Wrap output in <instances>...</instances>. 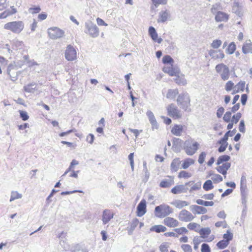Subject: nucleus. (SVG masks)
Instances as JSON below:
<instances>
[{"mask_svg":"<svg viewBox=\"0 0 252 252\" xmlns=\"http://www.w3.org/2000/svg\"><path fill=\"white\" fill-rule=\"evenodd\" d=\"M199 145V144L197 142L190 139L184 142L183 149L188 155L192 156L198 149Z\"/></svg>","mask_w":252,"mask_h":252,"instance_id":"f257e3e1","label":"nucleus"},{"mask_svg":"<svg viewBox=\"0 0 252 252\" xmlns=\"http://www.w3.org/2000/svg\"><path fill=\"white\" fill-rule=\"evenodd\" d=\"M173 210L169 205L161 204L156 206L155 209V216L158 218H164L172 213Z\"/></svg>","mask_w":252,"mask_h":252,"instance_id":"f03ea898","label":"nucleus"},{"mask_svg":"<svg viewBox=\"0 0 252 252\" xmlns=\"http://www.w3.org/2000/svg\"><path fill=\"white\" fill-rule=\"evenodd\" d=\"M24 24L22 21L10 22L4 25V29L9 30L14 33H20L24 29Z\"/></svg>","mask_w":252,"mask_h":252,"instance_id":"7ed1b4c3","label":"nucleus"},{"mask_svg":"<svg viewBox=\"0 0 252 252\" xmlns=\"http://www.w3.org/2000/svg\"><path fill=\"white\" fill-rule=\"evenodd\" d=\"M177 103L181 108L188 111V108L190 106V98L189 95L188 93L181 94L178 95L177 100Z\"/></svg>","mask_w":252,"mask_h":252,"instance_id":"20e7f679","label":"nucleus"},{"mask_svg":"<svg viewBox=\"0 0 252 252\" xmlns=\"http://www.w3.org/2000/svg\"><path fill=\"white\" fill-rule=\"evenodd\" d=\"M216 70L220 74L221 79L223 81L228 80L230 76V70L229 67L221 63L217 64L215 67Z\"/></svg>","mask_w":252,"mask_h":252,"instance_id":"39448f33","label":"nucleus"},{"mask_svg":"<svg viewBox=\"0 0 252 252\" xmlns=\"http://www.w3.org/2000/svg\"><path fill=\"white\" fill-rule=\"evenodd\" d=\"M48 33L52 39H57L64 36V32L59 28L54 27L48 29Z\"/></svg>","mask_w":252,"mask_h":252,"instance_id":"423d86ee","label":"nucleus"},{"mask_svg":"<svg viewBox=\"0 0 252 252\" xmlns=\"http://www.w3.org/2000/svg\"><path fill=\"white\" fill-rule=\"evenodd\" d=\"M85 27L87 29L90 35L92 37H96L99 35V30L95 24L91 22L85 23Z\"/></svg>","mask_w":252,"mask_h":252,"instance_id":"0eeeda50","label":"nucleus"},{"mask_svg":"<svg viewBox=\"0 0 252 252\" xmlns=\"http://www.w3.org/2000/svg\"><path fill=\"white\" fill-rule=\"evenodd\" d=\"M64 54L65 59L68 61H73L76 59V51L71 45L67 46Z\"/></svg>","mask_w":252,"mask_h":252,"instance_id":"6e6552de","label":"nucleus"},{"mask_svg":"<svg viewBox=\"0 0 252 252\" xmlns=\"http://www.w3.org/2000/svg\"><path fill=\"white\" fill-rule=\"evenodd\" d=\"M178 218L181 221L188 222L192 220L194 217L189 211L184 209L180 212Z\"/></svg>","mask_w":252,"mask_h":252,"instance_id":"1a4fd4ad","label":"nucleus"},{"mask_svg":"<svg viewBox=\"0 0 252 252\" xmlns=\"http://www.w3.org/2000/svg\"><path fill=\"white\" fill-rule=\"evenodd\" d=\"M243 9L244 5L242 3L235 0L232 8V11L233 13L236 14L239 17H241L243 15Z\"/></svg>","mask_w":252,"mask_h":252,"instance_id":"9d476101","label":"nucleus"},{"mask_svg":"<svg viewBox=\"0 0 252 252\" xmlns=\"http://www.w3.org/2000/svg\"><path fill=\"white\" fill-rule=\"evenodd\" d=\"M168 115L175 119H179L181 117L180 111L173 104H171L167 108Z\"/></svg>","mask_w":252,"mask_h":252,"instance_id":"9b49d317","label":"nucleus"},{"mask_svg":"<svg viewBox=\"0 0 252 252\" xmlns=\"http://www.w3.org/2000/svg\"><path fill=\"white\" fill-rule=\"evenodd\" d=\"M18 65L14 63H11L9 64L7 68V73L9 76L11 81L14 82L17 80V72H15L14 75H12V71H16L18 69Z\"/></svg>","mask_w":252,"mask_h":252,"instance_id":"f8f14e48","label":"nucleus"},{"mask_svg":"<svg viewBox=\"0 0 252 252\" xmlns=\"http://www.w3.org/2000/svg\"><path fill=\"white\" fill-rule=\"evenodd\" d=\"M146 212V201L145 199H142L137 206V216L141 217L143 216Z\"/></svg>","mask_w":252,"mask_h":252,"instance_id":"ddd939ff","label":"nucleus"},{"mask_svg":"<svg viewBox=\"0 0 252 252\" xmlns=\"http://www.w3.org/2000/svg\"><path fill=\"white\" fill-rule=\"evenodd\" d=\"M218 166L216 168L217 171L223 175H224V178L226 177L225 175L227 174V171L230 168L231 163L230 162H225L222 163V165Z\"/></svg>","mask_w":252,"mask_h":252,"instance_id":"4468645a","label":"nucleus"},{"mask_svg":"<svg viewBox=\"0 0 252 252\" xmlns=\"http://www.w3.org/2000/svg\"><path fill=\"white\" fill-rule=\"evenodd\" d=\"M114 215L113 213L109 210H104L102 214V220L103 224H106L107 223L113 218Z\"/></svg>","mask_w":252,"mask_h":252,"instance_id":"2eb2a0df","label":"nucleus"},{"mask_svg":"<svg viewBox=\"0 0 252 252\" xmlns=\"http://www.w3.org/2000/svg\"><path fill=\"white\" fill-rule=\"evenodd\" d=\"M190 210L193 213L197 214H204L207 212L206 208L196 205H191Z\"/></svg>","mask_w":252,"mask_h":252,"instance_id":"dca6fc26","label":"nucleus"},{"mask_svg":"<svg viewBox=\"0 0 252 252\" xmlns=\"http://www.w3.org/2000/svg\"><path fill=\"white\" fill-rule=\"evenodd\" d=\"M165 225L170 227H175L179 225V222L173 218L166 217L163 220Z\"/></svg>","mask_w":252,"mask_h":252,"instance_id":"f3484780","label":"nucleus"},{"mask_svg":"<svg viewBox=\"0 0 252 252\" xmlns=\"http://www.w3.org/2000/svg\"><path fill=\"white\" fill-rule=\"evenodd\" d=\"M188 190L189 188L186 187V186L180 185L173 188L171 190V192L173 194H176L182 192H186Z\"/></svg>","mask_w":252,"mask_h":252,"instance_id":"a211bd4d","label":"nucleus"},{"mask_svg":"<svg viewBox=\"0 0 252 252\" xmlns=\"http://www.w3.org/2000/svg\"><path fill=\"white\" fill-rule=\"evenodd\" d=\"M229 19V15L222 11H218L215 16L217 22H226Z\"/></svg>","mask_w":252,"mask_h":252,"instance_id":"6ab92c4d","label":"nucleus"},{"mask_svg":"<svg viewBox=\"0 0 252 252\" xmlns=\"http://www.w3.org/2000/svg\"><path fill=\"white\" fill-rule=\"evenodd\" d=\"M17 9L14 7L11 6L10 8L5 10L4 12L0 13V19H4L8 16H11L17 12Z\"/></svg>","mask_w":252,"mask_h":252,"instance_id":"aec40b11","label":"nucleus"},{"mask_svg":"<svg viewBox=\"0 0 252 252\" xmlns=\"http://www.w3.org/2000/svg\"><path fill=\"white\" fill-rule=\"evenodd\" d=\"M174 183L173 179L170 177L169 179L162 180L159 184V187L162 188H168L173 185Z\"/></svg>","mask_w":252,"mask_h":252,"instance_id":"412c9836","label":"nucleus"},{"mask_svg":"<svg viewBox=\"0 0 252 252\" xmlns=\"http://www.w3.org/2000/svg\"><path fill=\"white\" fill-rule=\"evenodd\" d=\"M169 16L170 13L167 10L165 11H161L159 13V18L158 19V23H164L167 21Z\"/></svg>","mask_w":252,"mask_h":252,"instance_id":"4be33fe9","label":"nucleus"},{"mask_svg":"<svg viewBox=\"0 0 252 252\" xmlns=\"http://www.w3.org/2000/svg\"><path fill=\"white\" fill-rule=\"evenodd\" d=\"M162 70L164 73H168L171 76H176V74L179 73L172 65L171 66H164Z\"/></svg>","mask_w":252,"mask_h":252,"instance_id":"5701e85b","label":"nucleus"},{"mask_svg":"<svg viewBox=\"0 0 252 252\" xmlns=\"http://www.w3.org/2000/svg\"><path fill=\"white\" fill-rule=\"evenodd\" d=\"M181 161L179 158L174 159L171 164L170 168L172 172H176L180 168Z\"/></svg>","mask_w":252,"mask_h":252,"instance_id":"b1692460","label":"nucleus"},{"mask_svg":"<svg viewBox=\"0 0 252 252\" xmlns=\"http://www.w3.org/2000/svg\"><path fill=\"white\" fill-rule=\"evenodd\" d=\"M183 130V126L181 125H175L172 127L171 131L172 133L176 136H179L181 135Z\"/></svg>","mask_w":252,"mask_h":252,"instance_id":"393cba45","label":"nucleus"},{"mask_svg":"<svg viewBox=\"0 0 252 252\" xmlns=\"http://www.w3.org/2000/svg\"><path fill=\"white\" fill-rule=\"evenodd\" d=\"M236 130L235 129H234L232 131L229 130L227 132H226L225 134L224 135L223 137H222L220 140L218 141L217 143H220L221 142H227V141L228 140V137L232 136L235 133H236Z\"/></svg>","mask_w":252,"mask_h":252,"instance_id":"a878e982","label":"nucleus"},{"mask_svg":"<svg viewBox=\"0 0 252 252\" xmlns=\"http://www.w3.org/2000/svg\"><path fill=\"white\" fill-rule=\"evenodd\" d=\"M241 191V201L243 205L244 206V209L243 211V213L247 209V191L246 190H243Z\"/></svg>","mask_w":252,"mask_h":252,"instance_id":"bb28decb","label":"nucleus"},{"mask_svg":"<svg viewBox=\"0 0 252 252\" xmlns=\"http://www.w3.org/2000/svg\"><path fill=\"white\" fill-rule=\"evenodd\" d=\"M243 53L245 54L252 53V43L250 40L245 43L242 47Z\"/></svg>","mask_w":252,"mask_h":252,"instance_id":"cd10ccee","label":"nucleus"},{"mask_svg":"<svg viewBox=\"0 0 252 252\" xmlns=\"http://www.w3.org/2000/svg\"><path fill=\"white\" fill-rule=\"evenodd\" d=\"M167 230L165 226L162 225H155L153 226L150 228L151 231H155L157 233L163 232Z\"/></svg>","mask_w":252,"mask_h":252,"instance_id":"c85d7f7f","label":"nucleus"},{"mask_svg":"<svg viewBox=\"0 0 252 252\" xmlns=\"http://www.w3.org/2000/svg\"><path fill=\"white\" fill-rule=\"evenodd\" d=\"M176 208L181 209L184 207L189 205V203L186 201L177 200L171 203Z\"/></svg>","mask_w":252,"mask_h":252,"instance_id":"c756f323","label":"nucleus"},{"mask_svg":"<svg viewBox=\"0 0 252 252\" xmlns=\"http://www.w3.org/2000/svg\"><path fill=\"white\" fill-rule=\"evenodd\" d=\"M211 232V230L209 227L202 228L199 231L201 237L203 238H206Z\"/></svg>","mask_w":252,"mask_h":252,"instance_id":"7c9ffc66","label":"nucleus"},{"mask_svg":"<svg viewBox=\"0 0 252 252\" xmlns=\"http://www.w3.org/2000/svg\"><path fill=\"white\" fill-rule=\"evenodd\" d=\"M182 143V140L180 138H174L173 140V150L176 152L180 151V148L178 147V145L181 146Z\"/></svg>","mask_w":252,"mask_h":252,"instance_id":"2f4dec72","label":"nucleus"},{"mask_svg":"<svg viewBox=\"0 0 252 252\" xmlns=\"http://www.w3.org/2000/svg\"><path fill=\"white\" fill-rule=\"evenodd\" d=\"M230 159V157L228 155H224L220 156L218 159L216 164L217 165H220L223 162H228L227 161Z\"/></svg>","mask_w":252,"mask_h":252,"instance_id":"473e14b6","label":"nucleus"},{"mask_svg":"<svg viewBox=\"0 0 252 252\" xmlns=\"http://www.w3.org/2000/svg\"><path fill=\"white\" fill-rule=\"evenodd\" d=\"M149 34L151 36L152 40L156 41L158 37V34L156 31V29L153 27H150L149 28Z\"/></svg>","mask_w":252,"mask_h":252,"instance_id":"72a5a7b5","label":"nucleus"},{"mask_svg":"<svg viewBox=\"0 0 252 252\" xmlns=\"http://www.w3.org/2000/svg\"><path fill=\"white\" fill-rule=\"evenodd\" d=\"M36 84L32 82L24 87V90L28 93H32L36 89Z\"/></svg>","mask_w":252,"mask_h":252,"instance_id":"f704fd0d","label":"nucleus"},{"mask_svg":"<svg viewBox=\"0 0 252 252\" xmlns=\"http://www.w3.org/2000/svg\"><path fill=\"white\" fill-rule=\"evenodd\" d=\"M176 78H175V82L180 85H185L187 84V81L184 76H179L178 74H176Z\"/></svg>","mask_w":252,"mask_h":252,"instance_id":"c9c22d12","label":"nucleus"},{"mask_svg":"<svg viewBox=\"0 0 252 252\" xmlns=\"http://www.w3.org/2000/svg\"><path fill=\"white\" fill-rule=\"evenodd\" d=\"M139 223V222L137 219H134L132 220L130 223V227L128 230V234L129 235H131L132 234L133 231L134 230L135 228L137 226Z\"/></svg>","mask_w":252,"mask_h":252,"instance_id":"e433bc0d","label":"nucleus"},{"mask_svg":"<svg viewBox=\"0 0 252 252\" xmlns=\"http://www.w3.org/2000/svg\"><path fill=\"white\" fill-rule=\"evenodd\" d=\"M178 94V91L177 89H169L166 94V97L169 99H174Z\"/></svg>","mask_w":252,"mask_h":252,"instance_id":"4c0bfd02","label":"nucleus"},{"mask_svg":"<svg viewBox=\"0 0 252 252\" xmlns=\"http://www.w3.org/2000/svg\"><path fill=\"white\" fill-rule=\"evenodd\" d=\"M194 163V160L193 159L190 158H187L184 161L182 167L185 169H187L189 165L193 164Z\"/></svg>","mask_w":252,"mask_h":252,"instance_id":"58836bf2","label":"nucleus"},{"mask_svg":"<svg viewBox=\"0 0 252 252\" xmlns=\"http://www.w3.org/2000/svg\"><path fill=\"white\" fill-rule=\"evenodd\" d=\"M214 186L211 180H208L204 183L203 185V189L206 191H208L213 189Z\"/></svg>","mask_w":252,"mask_h":252,"instance_id":"ea45409f","label":"nucleus"},{"mask_svg":"<svg viewBox=\"0 0 252 252\" xmlns=\"http://www.w3.org/2000/svg\"><path fill=\"white\" fill-rule=\"evenodd\" d=\"M236 48V45L234 42H231L227 49H226V52L228 54H232L235 51Z\"/></svg>","mask_w":252,"mask_h":252,"instance_id":"a19ab883","label":"nucleus"},{"mask_svg":"<svg viewBox=\"0 0 252 252\" xmlns=\"http://www.w3.org/2000/svg\"><path fill=\"white\" fill-rule=\"evenodd\" d=\"M22 197V195L21 193H18L16 191H12L11 193V197L10 201H13L17 199H20Z\"/></svg>","mask_w":252,"mask_h":252,"instance_id":"79ce46f5","label":"nucleus"},{"mask_svg":"<svg viewBox=\"0 0 252 252\" xmlns=\"http://www.w3.org/2000/svg\"><path fill=\"white\" fill-rule=\"evenodd\" d=\"M196 202L197 204L199 205H203L204 206L207 207V206H213L214 204V202L213 201H204L202 199H197L196 201Z\"/></svg>","mask_w":252,"mask_h":252,"instance_id":"37998d69","label":"nucleus"},{"mask_svg":"<svg viewBox=\"0 0 252 252\" xmlns=\"http://www.w3.org/2000/svg\"><path fill=\"white\" fill-rule=\"evenodd\" d=\"M162 63L164 64H170L173 66V59L169 55H165L162 58Z\"/></svg>","mask_w":252,"mask_h":252,"instance_id":"c03bdc74","label":"nucleus"},{"mask_svg":"<svg viewBox=\"0 0 252 252\" xmlns=\"http://www.w3.org/2000/svg\"><path fill=\"white\" fill-rule=\"evenodd\" d=\"M153 4H154L153 6H152V9H154V6L156 8L158 7L160 4H165L167 3V0H151Z\"/></svg>","mask_w":252,"mask_h":252,"instance_id":"a18cd8bd","label":"nucleus"},{"mask_svg":"<svg viewBox=\"0 0 252 252\" xmlns=\"http://www.w3.org/2000/svg\"><path fill=\"white\" fill-rule=\"evenodd\" d=\"M201 183L200 182H197L196 183H194L193 181V184L191 186V187L190 188L189 190V192H191L193 190H199L201 188Z\"/></svg>","mask_w":252,"mask_h":252,"instance_id":"49530a36","label":"nucleus"},{"mask_svg":"<svg viewBox=\"0 0 252 252\" xmlns=\"http://www.w3.org/2000/svg\"><path fill=\"white\" fill-rule=\"evenodd\" d=\"M229 244L227 241H224V240H220L217 244V246L220 249H223L225 248Z\"/></svg>","mask_w":252,"mask_h":252,"instance_id":"de8ad7c7","label":"nucleus"},{"mask_svg":"<svg viewBox=\"0 0 252 252\" xmlns=\"http://www.w3.org/2000/svg\"><path fill=\"white\" fill-rule=\"evenodd\" d=\"M218 144L220 145V147L218 149V152L220 153L224 152L228 145L227 142L218 143Z\"/></svg>","mask_w":252,"mask_h":252,"instance_id":"09e8293b","label":"nucleus"},{"mask_svg":"<svg viewBox=\"0 0 252 252\" xmlns=\"http://www.w3.org/2000/svg\"><path fill=\"white\" fill-rule=\"evenodd\" d=\"M19 112L20 118L22 119L23 121H26L29 119V116L26 111L19 110Z\"/></svg>","mask_w":252,"mask_h":252,"instance_id":"8fccbe9b","label":"nucleus"},{"mask_svg":"<svg viewBox=\"0 0 252 252\" xmlns=\"http://www.w3.org/2000/svg\"><path fill=\"white\" fill-rule=\"evenodd\" d=\"M223 238L225 240V241H227L229 243L233 238V234L229 230H227L226 233L223 234Z\"/></svg>","mask_w":252,"mask_h":252,"instance_id":"3c124183","label":"nucleus"},{"mask_svg":"<svg viewBox=\"0 0 252 252\" xmlns=\"http://www.w3.org/2000/svg\"><path fill=\"white\" fill-rule=\"evenodd\" d=\"M221 43L222 42L220 40L216 39L213 41L211 46L214 49H218L220 46Z\"/></svg>","mask_w":252,"mask_h":252,"instance_id":"603ef678","label":"nucleus"},{"mask_svg":"<svg viewBox=\"0 0 252 252\" xmlns=\"http://www.w3.org/2000/svg\"><path fill=\"white\" fill-rule=\"evenodd\" d=\"M246 178L245 176H242L240 182V190L246 189Z\"/></svg>","mask_w":252,"mask_h":252,"instance_id":"864d4df0","label":"nucleus"},{"mask_svg":"<svg viewBox=\"0 0 252 252\" xmlns=\"http://www.w3.org/2000/svg\"><path fill=\"white\" fill-rule=\"evenodd\" d=\"M209 55L212 57V59L215 60L219 59V51H216L213 50H210L209 52Z\"/></svg>","mask_w":252,"mask_h":252,"instance_id":"5fc2aeb1","label":"nucleus"},{"mask_svg":"<svg viewBox=\"0 0 252 252\" xmlns=\"http://www.w3.org/2000/svg\"><path fill=\"white\" fill-rule=\"evenodd\" d=\"M169 245L167 243H163L159 246V250L161 252H168Z\"/></svg>","mask_w":252,"mask_h":252,"instance_id":"6e6d98bb","label":"nucleus"},{"mask_svg":"<svg viewBox=\"0 0 252 252\" xmlns=\"http://www.w3.org/2000/svg\"><path fill=\"white\" fill-rule=\"evenodd\" d=\"M221 9L220 5L219 3H216L212 5L211 11L213 14L217 13L218 10Z\"/></svg>","mask_w":252,"mask_h":252,"instance_id":"4d7b16f0","label":"nucleus"},{"mask_svg":"<svg viewBox=\"0 0 252 252\" xmlns=\"http://www.w3.org/2000/svg\"><path fill=\"white\" fill-rule=\"evenodd\" d=\"M242 117V114L241 113L238 112L236 115H234L232 116V118L231 121H232L234 124H237L240 118Z\"/></svg>","mask_w":252,"mask_h":252,"instance_id":"13d9d810","label":"nucleus"},{"mask_svg":"<svg viewBox=\"0 0 252 252\" xmlns=\"http://www.w3.org/2000/svg\"><path fill=\"white\" fill-rule=\"evenodd\" d=\"M212 179L215 183H218L222 181V177L219 174H215Z\"/></svg>","mask_w":252,"mask_h":252,"instance_id":"bf43d9fd","label":"nucleus"},{"mask_svg":"<svg viewBox=\"0 0 252 252\" xmlns=\"http://www.w3.org/2000/svg\"><path fill=\"white\" fill-rule=\"evenodd\" d=\"M146 115L150 123L156 120L154 115V113L151 111H147V112H146Z\"/></svg>","mask_w":252,"mask_h":252,"instance_id":"052dcab7","label":"nucleus"},{"mask_svg":"<svg viewBox=\"0 0 252 252\" xmlns=\"http://www.w3.org/2000/svg\"><path fill=\"white\" fill-rule=\"evenodd\" d=\"M201 252H211V249L209 246L206 243H203L201 245Z\"/></svg>","mask_w":252,"mask_h":252,"instance_id":"680f3d73","label":"nucleus"},{"mask_svg":"<svg viewBox=\"0 0 252 252\" xmlns=\"http://www.w3.org/2000/svg\"><path fill=\"white\" fill-rule=\"evenodd\" d=\"M231 117V112L230 111H227L224 115L223 117V120L226 123L229 122L230 121Z\"/></svg>","mask_w":252,"mask_h":252,"instance_id":"e2e57ef3","label":"nucleus"},{"mask_svg":"<svg viewBox=\"0 0 252 252\" xmlns=\"http://www.w3.org/2000/svg\"><path fill=\"white\" fill-rule=\"evenodd\" d=\"M206 156V154L204 152H202L200 153V154L199 156L198 160V161L200 164H202L204 162Z\"/></svg>","mask_w":252,"mask_h":252,"instance_id":"0e129e2a","label":"nucleus"},{"mask_svg":"<svg viewBox=\"0 0 252 252\" xmlns=\"http://www.w3.org/2000/svg\"><path fill=\"white\" fill-rule=\"evenodd\" d=\"M234 86V83L231 81H228L225 87V90L227 92L231 91Z\"/></svg>","mask_w":252,"mask_h":252,"instance_id":"69168bd1","label":"nucleus"},{"mask_svg":"<svg viewBox=\"0 0 252 252\" xmlns=\"http://www.w3.org/2000/svg\"><path fill=\"white\" fill-rule=\"evenodd\" d=\"M190 176V175H189V174L185 171H181L178 175V177L179 178H187L189 177Z\"/></svg>","mask_w":252,"mask_h":252,"instance_id":"338daca9","label":"nucleus"},{"mask_svg":"<svg viewBox=\"0 0 252 252\" xmlns=\"http://www.w3.org/2000/svg\"><path fill=\"white\" fill-rule=\"evenodd\" d=\"M182 249L185 252H191L192 248L189 245L184 244L181 246Z\"/></svg>","mask_w":252,"mask_h":252,"instance_id":"774afa93","label":"nucleus"}]
</instances>
